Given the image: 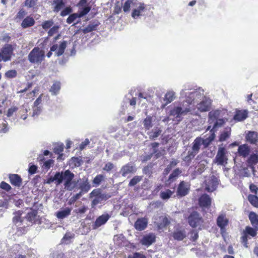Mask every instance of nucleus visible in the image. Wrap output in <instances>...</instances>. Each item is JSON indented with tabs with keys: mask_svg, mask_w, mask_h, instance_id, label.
<instances>
[{
	"mask_svg": "<svg viewBox=\"0 0 258 258\" xmlns=\"http://www.w3.org/2000/svg\"><path fill=\"white\" fill-rule=\"evenodd\" d=\"M174 191L168 189L165 191H161L160 192V198L163 200L169 199L173 194Z\"/></svg>",
	"mask_w": 258,
	"mask_h": 258,
	"instance_id": "obj_47",
	"label": "nucleus"
},
{
	"mask_svg": "<svg viewBox=\"0 0 258 258\" xmlns=\"http://www.w3.org/2000/svg\"><path fill=\"white\" fill-rule=\"evenodd\" d=\"M212 128L210 130V132H213L215 134V132L217 131V128L221 127L224 123V120L223 119H217L215 120Z\"/></svg>",
	"mask_w": 258,
	"mask_h": 258,
	"instance_id": "obj_41",
	"label": "nucleus"
},
{
	"mask_svg": "<svg viewBox=\"0 0 258 258\" xmlns=\"http://www.w3.org/2000/svg\"><path fill=\"white\" fill-rule=\"evenodd\" d=\"M15 46H16V44L13 46L10 44H7L2 47L1 51L4 61L6 62L11 59Z\"/></svg>",
	"mask_w": 258,
	"mask_h": 258,
	"instance_id": "obj_8",
	"label": "nucleus"
},
{
	"mask_svg": "<svg viewBox=\"0 0 258 258\" xmlns=\"http://www.w3.org/2000/svg\"><path fill=\"white\" fill-rule=\"evenodd\" d=\"M17 73L15 70H11L6 72L5 76L7 78L12 79L17 76Z\"/></svg>",
	"mask_w": 258,
	"mask_h": 258,
	"instance_id": "obj_55",
	"label": "nucleus"
},
{
	"mask_svg": "<svg viewBox=\"0 0 258 258\" xmlns=\"http://www.w3.org/2000/svg\"><path fill=\"white\" fill-rule=\"evenodd\" d=\"M211 100L204 97L203 99L198 104V109L201 112L208 111L211 109Z\"/></svg>",
	"mask_w": 258,
	"mask_h": 258,
	"instance_id": "obj_14",
	"label": "nucleus"
},
{
	"mask_svg": "<svg viewBox=\"0 0 258 258\" xmlns=\"http://www.w3.org/2000/svg\"><path fill=\"white\" fill-rule=\"evenodd\" d=\"M26 15V12L25 10H24L23 9H21L19 10V11L18 12L17 15L15 16V19H19V20H22L24 18L25 15Z\"/></svg>",
	"mask_w": 258,
	"mask_h": 258,
	"instance_id": "obj_57",
	"label": "nucleus"
},
{
	"mask_svg": "<svg viewBox=\"0 0 258 258\" xmlns=\"http://www.w3.org/2000/svg\"><path fill=\"white\" fill-rule=\"evenodd\" d=\"M201 137L196 138L192 143L191 150L188 151L187 155L184 157V161L187 163H190L196 155L199 152L201 146L202 145Z\"/></svg>",
	"mask_w": 258,
	"mask_h": 258,
	"instance_id": "obj_4",
	"label": "nucleus"
},
{
	"mask_svg": "<svg viewBox=\"0 0 258 258\" xmlns=\"http://www.w3.org/2000/svg\"><path fill=\"white\" fill-rule=\"evenodd\" d=\"M172 236L174 240L181 241L186 237V234L184 229H177L172 233Z\"/></svg>",
	"mask_w": 258,
	"mask_h": 258,
	"instance_id": "obj_24",
	"label": "nucleus"
},
{
	"mask_svg": "<svg viewBox=\"0 0 258 258\" xmlns=\"http://www.w3.org/2000/svg\"><path fill=\"white\" fill-rule=\"evenodd\" d=\"M161 133L162 130L159 128L156 127L149 132L148 135L151 140H155L161 134Z\"/></svg>",
	"mask_w": 258,
	"mask_h": 258,
	"instance_id": "obj_38",
	"label": "nucleus"
},
{
	"mask_svg": "<svg viewBox=\"0 0 258 258\" xmlns=\"http://www.w3.org/2000/svg\"><path fill=\"white\" fill-rule=\"evenodd\" d=\"M104 176L102 174H98L95 177L93 180V183L96 185H99L100 183L104 180Z\"/></svg>",
	"mask_w": 258,
	"mask_h": 258,
	"instance_id": "obj_53",
	"label": "nucleus"
},
{
	"mask_svg": "<svg viewBox=\"0 0 258 258\" xmlns=\"http://www.w3.org/2000/svg\"><path fill=\"white\" fill-rule=\"evenodd\" d=\"M245 140L248 143L258 145V133L254 131H248L246 134Z\"/></svg>",
	"mask_w": 258,
	"mask_h": 258,
	"instance_id": "obj_17",
	"label": "nucleus"
},
{
	"mask_svg": "<svg viewBox=\"0 0 258 258\" xmlns=\"http://www.w3.org/2000/svg\"><path fill=\"white\" fill-rule=\"evenodd\" d=\"M91 7L89 6H85L82 10L79 11L77 13L71 14L67 19V23L71 24L76 21L77 19L80 18L86 15L91 10Z\"/></svg>",
	"mask_w": 258,
	"mask_h": 258,
	"instance_id": "obj_7",
	"label": "nucleus"
},
{
	"mask_svg": "<svg viewBox=\"0 0 258 258\" xmlns=\"http://www.w3.org/2000/svg\"><path fill=\"white\" fill-rule=\"evenodd\" d=\"M90 198L92 199L91 207L94 208L103 201H106L110 198L108 194L102 192L101 189L96 188L93 189L89 194Z\"/></svg>",
	"mask_w": 258,
	"mask_h": 258,
	"instance_id": "obj_3",
	"label": "nucleus"
},
{
	"mask_svg": "<svg viewBox=\"0 0 258 258\" xmlns=\"http://www.w3.org/2000/svg\"><path fill=\"white\" fill-rule=\"evenodd\" d=\"M190 111V107H186L184 109H182L181 107L176 106L170 110L169 115L173 117V120L180 121L182 119L181 115H185Z\"/></svg>",
	"mask_w": 258,
	"mask_h": 258,
	"instance_id": "obj_6",
	"label": "nucleus"
},
{
	"mask_svg": "<svg viewBox=\"0 0 258 258\" xmlns=\"http://www.w3.org/2000/svg\"><path fill=\"white\" fill-rule=\"evenodd\" d=\"M99 25V23L97 21L91 22L85 28L83 29L82 32L84 34L91 32L94 30H95Z\"/></svg>",
	"mask_w": 258,
	"mask_h": 258,
	"instance_id": "obj_30",
	"label": "nucleus"
},
{
	"mask_svg": "<svg viewBox=\"0 0 258 258\" xmlns=\"http://www.w3.org/2000/svg\"><path fill=\"white\" fill-rule=\"evenodd\" d=\"M215 134L213 132H210V135L206 139L201 138L202 144L204 146V148H207L215 138Z\"/></svg>",
	"mask_w": 258,
	"mask_h": 258,
	"instance_id": "obj_31",
	"label": "nucleus"
},
{
	"mask_svg": "<svg viewBox=\"0 0 258 258\" xmlns=\"http://www.w3.org/2000/svg\"><path fill=\"white\" fill-rule=\"evenodd\" d=\"M53 164L54 160L52 159H48L44 162L42 167L47 170L50 169L51 166H52Z\"/></svg>",
	"mask_w": 258,
	"mask_h": 258,
	"instance_id": "obj_58",
	"label": "nucleus"
},
{
	"mask_svg": "<svg viewBox=\"0 0 258 258\" xmlns=\"http://www.w3.org/2000/svg\"><path fill=\"white\" fill-rule=\"evenodd\" d=\"M247 111L245 110H236L233 118L235 120L240 121L244 120L247 117Z\"/></svg>",
	"mask_w": 258,
	"mask_h": 258,
	"instance_id": "obj_25",
	"label": "nucleus"
},
{
	"mask_svg": "<svg viewBox=\"0 0 258 258\" xmlns=\"http://www.w3.org/2000/svg\"><path fill=\"white\" fill-rule=\"evenodd\" d=\"M48 42L47 38H45L41 42L38 46L33 48L28 54V60L32 63H41L45 59V51L44 49L46 48Z\"/></svg>",
	"mask_w": 258,
	"mask_h": 258,
	"instance_id": "obj_2",
	"label": "nucleus"
},
{
	"mask_svg": "<svg viewBox=\"0 0 258 258\" xmlns=\"http://www.w3.org/2000/svg\"><path fill=\"white\" fill-rule=\"evenodd\" d=\"M127 258H147L143 253L139 252H134L132 255H129Z\"/></svg>",
	"mask_w": 258,
	"mask_h": 258,
	"instance_id": "obj_64",
	"label": "nucleus"
},
{
	"mask_svg": "<svg viewBox=\"0 0 258 258\" xmlns=\"http://www.w3.org/2000/svg\"><path fill=\"white\" fill-rule=\"evenodd\" d=\"M226 150L224 147H219L215 157L218 165H224L227 163L228 158L226 155Z\"/></svg>",
	"mask_w": 258,
	"mask_h": 258,
	"instance_id": "obj_10",
	"label": "nucleus"
},
{
	"mask_svg": "<svg viewBox=\"0 0 258 258\" xmlns=\"http://www.w3.org/2000/svg\"><path fill=\"white\" fill-rule=\"evenodd\" d=\"M35 23L34 19L32 17L29 16L24 19L21 26L23 29H25L33 26Z\"/></svg>",
	"mask_w": 258,
	"mask_h": 258,
	"instance_id": "obj_27",
	"label": "nucleus"
},
{
	"mask_svg": "<svg viewBox=\"0 0 258 258\" xmlns=\"http://www.w3.org/2000/svg\"><path fill=\"white\" fill-rule=\"evenodd\" d=\"M212 199L210 196L204 194L201 195L199 199V206L203 209H209L211 206Z\"/></svg>",
	"mask_w": 258,
	"mask_h": 258,
	"instance_id": "obj_13",
	"label": "nucleus"
},
{
	"mask_svg": "<svg viewBox=\"0 0 258 258\" xmlns=\"http://www.w3.org/2000/svg\"><path fill=\"white\" fill-rule=\"evenodd\" d=\"M231 135V128H226V130L221 132L219 137V141L220 142H223L230 138Z\"/></svg>",
	"mask_w": 258,
	"mask_h": 258,
	"instance_id": "obj_37",
	"label": "nucleus"
},
{
	"mask_svg": "<svg viewBox=\"0 0 258 258\" xmlns=\"http://www.w3.org/2000/svg\"><path fill=\"white\" fill-rule=\"evenodd\" d=\"M249 202L253 207L258 208V197L253 195H249L247 197Z\"/></svg>",
	"mask_w": 258,
	"mask_h": 258,
	"instance_id": "obj_43",
	"label": "nucleus"
},
{
	"mask_svg": "<svg viewBox=\"0 0 258 258\" xmlns=\"http://www.w3.org/2000/svg\"><path fill=\"white\" fill-rule=\"evenodd\" d=\"M0 188L7 191H9L12 189L10 185L4 181L0 183Z\"/></svg>",
	"mask_w": 258,
	"mask_h": 258,
	"instance_id": "obj_59",
	"label": "nucleus"
},
{
	"mask_svg": "<svg viewBox=\"0 0 258 258\" xmlns=\"http://www.w3.org/2000/svg\"><path fill=\"white\" fill-rule=\"evenodd\" d=\"M64 149V146L63 144H58L54 146L53 148V152L55 154H58L59 155V158H60V156H63V154L62 152Z\"/></svg>",
	"mask_w": 258,
	"mask_h": 258,
	"instance_id": "obj_46",
	"label": "nucleus"
},
{
	"mask_svg": "<svg viewBox=\"0 0 258 258\" xmlns=\"http://www.w3.org/2000/svg\"><path fill=\"white\" fill-rule=\"evenodd\" d=\"M67 46V42L66 41H63L60 42L59 47L57 51L55 52V55L57 56H59L62 55L65 51V49Z\"/></svg>",
	"mask_w": 258,
	"mask_h": 258,
	"instance_id": "obj_39",
	"label": "nucleus"
},
{
	"mask_svg": "<svg viewBox=\"0 0 258 258\" xmlns=\"http://www.w3.org/2000/svg\"><path fill=\"white\" fill-rule=\"evenodd\" d=\"M189 189L190 185L184 181H181L177 189V195L180 197L185 196L189 192Z\"/></svg>",
	"mask_w": 258,
	"mask_h": 258,
	"instance_id": "obj_12",
	"label": "nucleus"
},
{
	"mask_svg": "<svg viewBox=\"0 0 258 258\" xmlns=\"http://www.w3.org/2000/svg\"><path fill=\"white\" fill-rule=\"evenodd\" d=\"M229 222L228 219L227 218L225 214H220L216 220L217 226L220 228L221 232L225 230L226 227L228 225Z\"/></svg>",
	"mask_w": 258,
	"mask_h": 258,
	"instance_id": "obj_15",
	"label": "nucleus"
},
{
	"mask_svg": "<svg viewBox=\"0 0 258 258\" xmlns=\"http://www.w3.org/2000/svg\"><path fill=\"white\" fill-rule=\"evenodd\" d=\"M248 218L252 227L249 226L245 227L241 233L240 242L244 247H248V239L249 236L254 237L256 236L258 231V215L254 212H250L248 214Z\"/></svg>",
	"mask_w": 258,
	"mask_h": 258,
	"instance_id": "obj_1",
	"label": "nucleus"
},
{
	"mask_svg": "<svg viewBox=\"0 0 258 258\" xmlns=\"http://www.w3.org/2000/svg\"><path fill=\"white\" fill-rule=\"evenodd\" d=\"M137 0H127L123 6V10L124 12H127L130 11L131 6L134 7L136 5Z\"/></svg>",
	"mask_w": 258,
	"mask_h": 258,
	"instance_id": "obj_42",
	"label": "nucleus"
},
{
	"mask_svg": "<svg viewBox=\"0 0 258 258\" xmlns=\"http://www.w3.org/2000/svg\"><path fill=\"white\" fill-rule=\"evenodd\" d=\"M37 211L36 210L31 211L27 214L26 218L28 221L32 224H35L37 220Z\"/></svg>",
	"mask_w": 258,
	"mask_h": 258,
	"instance_id": "obj_33",
	"label": "nucleus"
},
{
	"mask_svg": "<svg viewBox=\"0 0 258 258\" xmlns=\"http://www.w3.org/2000/svg\"><path fill=\"white\" fill-rule=\"evenodd\" d=\"M54 24L53 20H47L43 22L42 24V27L43 29L47 30L50 28Z\"/></svg>",
	"mask_w": 258,
	"mask_h": 258,
	"instance_id": "obj_56",
	"label": "nucleus"
},
{
	"mask_svg": "<svg viewBox=\"0 0 258 258\" xmlns=\"http://www.w3.org/2000/svg\"><path fill=\"white\" fill-rule=\"evenodd\" d=\"M73 10L72 8L69 6L65 8L62 11H61L60 13V16L62 17L66 16L69 14H70Z\"/></svg>",
	"mask_w": 258,
	"mask_h": 258,
	"instance_id": "obj_63",
	"label": "nucleus"
},
{
	"mask_svg": "<svg viewBox=\"0 0 258 258\" xmlns=\"http://www.w3.org/2000/svg\"><path fill=\"white\" fill-rule=\"evenodd\" d=\"M132 13V17L134 19H137L141 16L144 15L145 12L147 11L146 5L143 3L136 2V5L134 7Z\"/></svg>",
	"mask_w": 258,
	"mask_h": 258,
	"instance_id": "obj_9",
	"label": "nucleus"
},
{
	"mask_svg": "<svg viewBox=\"0 0 258 258\" xmlns=\"http://www.w3.org/2000/svg\"><path fill=\"white\" fill-rule=\"evenodd\" d=\"M53 179H54L57 184H60L63 180V172L61 173L59 172H56L53 176Z\"/></svg>",
	"mask_w": 258,
	"mask_h": 258,
	"instance_id": "obj_52",
	"label": "nucleus"
},
{
	"mask_svg": "<svg viewBox=\"0 0 258 258\" xmlns=\"http://www.w3.org/2000/svg\"><path fill=\"white\" fill-rule=\"evenodd\" d=\"M52 5L54 6L53 11L55 13L60 11L65 6L63 0H53Z\"/></svg>",
	"mask_w": 258,
	"mask_h": 258,
	"instance_id": "obj_34",
	"label": "nucleus"
},
{
	"mask_svg": "<svg viewBox=\"0 0 258 258\" xmlns=\"http://www.w3.org/2000/svg\"><path fill=\"white\" fill-rule=\"evenodd\" d=\"M137 169L133 164L128 163L123 165L121 169L120 173L123 177H125L128 174L135 173Z\"/></svg>",
	"mask_w": 258,
	"mask_h": 258,
	"instance_id": "obj_16",
	"label": "nucleus"
},
{
	"mask_svg": "<svg viewBox=\"0 0 258 258\" xmlns=\"http://www.w3.org/2000/svg\"><path fill=\"white\" fill-rule=\"evenodd\" d=\"M58 26H54L50 28L48 32V36L51 37L53 36L54 34L58 32Z\"/></svg>",
	"mask_w": 258,
	"mask_h": 258,
	"instance_id": "obj_61",
	"label": "nucleus"
},
{
	"mask_svg": "<svg viewBox=\"0 0 258 258\" xmlns=\"http://www.w3.org/2000/svg\"><path fill=\"white\" fill-rule=\"evenodd\" d=\"M190 240H191L193 242H195L198 239V238L199 237L198 232L195 230H192L190 231Z\"/></svg>",
	"mask_w": 258,
	"mask_h": 258,
	"instance_id": "obj_60",
	"label": "nucleus"
},
{
	"mask_svg": "<svg viewBox=\"0 0 258 258\" xmlns=\"http://www.w3.org/2000/svg\"><path fill=\"white\" fill-rule=\"evenodd\" d=\"M61 88V84L59 81H54L51 86L49 91L53 95H56L59 92Z\"/></svg>",
	"mask_w": 258,
	"mask_h": 258,
	"instance_id": "obj_35",
	"label": "nucleus"
},
{
	"mask_svg": "<svg viewBox=\"0 0 258 258\" xmlns=\"http://www.w3.org/2000/svg\"><path fill=\"white\" fill-rule=\"evenodd\" d=\"M246 162L248 167L250 168H254V166L258 163V151L255 153H252L247 158Z\"/></svg>",
	"mask_w": 258,
	"mask_h": 258,
	"instance_id": "obj_23",
	"label": "nucleus"
},
{
	"mask_svg": "<svg viewBox=\"0 0 258 258\" xmlns=\"http://www.w3.org/2000/svg\"><path fill=\"white\" fill-rule=\"evenodd\" d=\"M156 241V236L153 233L144 235L140 240V242L143 245L150 246Z\"/></svg>",
	"mask_w": 258,
	"mask_h": 258,
	"instance_id": "obj_19",
	"label": "nucleus"
},
{
	"mask_svg": "<svg viewBox=\"0 0 258 258\" xmlns=\"http://www.w3.org/2000/svg\"><path fill=\"white\" fill-rule=\"evenodd\" d=\"M80 188L81 190V192H87L90 190L91 188V185L87 179L80 183Z\"/></svg>",
	"mask_w": 258,
	"mask_h": 258,
	"instance_id": "obj_44",
	"label": "nucleus"
},
{
	"mask_svg": "<svg viewBox=\"0 0 258 258\" xmlns=\"http://www.w3.org/2000/svg\"><path fill=\"white\" fill-rule=\"evenodd\" d=\"M23 214V212L21 210L17 211L14 213L15 215L13 218L12 221L15 225H20L23 222V219L21 216Z\"/></svg>",
	"mask_w": 258,
	"mask_h": 258,
	"instance_id": "obj_28",
	"label": "nucleus"
},
{
	"mask_svg": "<svg viewBox=\"0 0 258 258\" xmlns=\"http://www.w3.org/2000/svg\"><path fill=\"white\" fill-rule=\"evenodd\" d=\"M9 178L10 183L15 186L20 187L22 184V179L18 174H10Z\"/></svg>",
	"mask_w": 258,
	"mask_h": 258,
	"instance_id": "obj_22",
	"label": "nucleus"
},
{
	"mask_svg": "<svg viewBox=\"0 0 258 258\" xmlns=\"http://www.w3.org/2000/svg\"><path fill=\"white\" fill-rule=\"evenodd\" d=\"M185 218L187 219L188 223L192 228H196L203 223V219L200 214L197 211H193Z\"/></svg>",
	"mask_w": 258,
	"mask_h": 258,
	"instance_id": "obj_5",
	"label": "nucleus"
},
{
	"mask_svg": "<svg viewBox=\"0 0 258 258\" xmlns=\"http://www.w3.org/2000/svg\"><path fill=\"white\" fill-rule=\"evenodd\" d=\"M170 223V221L168 220V218L166 217H164L162 218L161 221L158 224V227L159 229H162L163 228L166 227L168 226Z\"/></svg>",
	"mask_w": 258,
	"mask_h": 258,
	"instance_id": "obj_50",
	"label": "nucleus"
},
{
	"mask_svg": "<svg viewBox=\"0 0 258 258\" xmlns=\"http://www.w3.org/2000/svg\"><path fill=\"white\" fill-rule=\"evenodd\" d=\"M71 208H66L63 210L57 211L55 215L58 219H63L71 214Z\"/></svg>",
	"mask_w": 258,
	"mask_h": 258,
	"instance_id": "obj_32",
	"label": "nucleus"
},
{
	"mask_svg": "<svg viewBox=\"0 0 258 258\" xmlns=\"http://www.w3.org/2000/svg\"><path fill=\"white\" fill-rule=\"evenodd\" d=\"M144 126L146 130H148L152 127V117L150 116L145 118L143 121Z\"/></svg>",
	"mask_w": 258,
	"mask_h": 258,
	"instance_id": "obj_48",
	"label": "nucleus"
},
{
	"mask_svg": "<svg viewBox=\"0 0 258 258\" xmlns=\"http://www.w3.org/2000/svg\"><path fill=\"white\" fill-rule=\"evenodd\" d=\"M143 179L142 176H135L129 182V186H134L140 182Z\"/></svg>",
	"mask_w": 258,
	"mask_h": 258,
	"instance_id": "obj_51",
	"label": "nucleus"
},
{
	"mask_svg": "<svg viewBox=\"0 0 258 258\" xmlns=\"http://www.w3.org/2000/svg\"><path fill=\"white\" fill-rule=\"evenodd\" d=\"M18 110V108L16 106H12L9 108L7 111V115L8 117L12 116L14 113L16 112Z\"/></svg>",
	"mask_w": 258,
	"mask_h": 258,
	"instance_id": "obj_62",
	"label": "nucleus"
},
{
	"mask_svg": "<svg viewBox=\"0 0 258 258\" xmlns=\"http://www.w3.org/2000/svg\"><path fill=\"white\" fill-rule=\"evenodd\" d=\"M82 192H80L74 195L72 197H71L68 202V204L69 205H71L74 204L82 196Z\"/></svg>",
	"mask_w": 258,
	"mask_h": 258,
	"instance_id": "obj_54",
	"label": "nucleus"
},
{
	"mask_svg": "<svg viewBox=\"0 0 258 258\" xmlns=\"http://www.w3.org/2000/svg\"><path fill=\"white\" fill-rule=\"evenodd\" d=\"M148 222L145 218H139L135 223V227L137 230H144L147 226Z\"/></svg>",
	"mask_w": 258,
	"mask_h": 258,
	"instance_id": "obj_26",
	"label": "nucleus"
},
{
	"mask_svg": "<svg viewBox=\"0 0 258 258\" xmlns=\"http://www.w3.org/2000/svg\"><path fill=\"white\" fill-rule=\"evenodd\" d=\"M63 180H65L64 186L67 189H69V186L72 183V181L74 178V174L69 170H67L63 172Z\"/></svg>",
	"mask_w": 258,
	"mask_h": 258,
	"instance_id": "obj_21",
	"label": "nucleus"
},
{
	"mask_svg": "<svg viewBox=\"0 0 258 258\" xmlns=\"http://www.w3.org/2000/svg\"><path fill=\"white\" fill-rule=\"evenodd\" d=\"M150 146L151 147L153 150V153H152L151 154L154 155L156 159L160 157L162 154L161 152L159 151V150L158 149V148L159 146V143L157 142L152 143H151Z\"/></svg>",
	"mask_w": 258,
	"mask_h": 258,
	"instance_id": "obj_36",
	"label": "nucleus"
},
{
	"mask_svg": "<svg viewBox=\"0 0 258 258\" xmlns=\"http://www.w3.org/2000/svg\"><path fill=\"white\" fill-rule=\"evenodd\" d=\"M27 110L24 107H22L20 108L18 112V117L25 120L27 118Z\"/></svg>",
	"mask_w": 258,
	"mask_h": 258,
	"instance_id": "obj_49",
	"label": "nucleus"
},
{
	"mask_svg": "<svg viewBox=\"0 0 258 258\" xmlns=\"http://www.w3.org/2000/svg\"><path fill=\"white\" fill-rule=\"evenodd\" d=\"M181 172L179 168L174 169L167 180L166 184L170 185L171 183L175 181Z\"/></svg>",
	"mask_w": 258,
	"mask_h": 258,
	"instance_id": "obj_29",
	"label": "nucleus"
},
{
	"mask_svg": "<svg viewBox=\"0 0 258 258\" xmlns=\"http://www.w3.org/2000/svg\"><path fill=\"white\" fill-rule=\"evenodd\" d=\"M219 114L220 112L218 110L209 112L208 114L209 123H212L216 119H217Z\"/></svg>",
	"mask_w": 258,
	"mask_h": 258,
	"instance_id": "obj_40",
	"label": "nucleus"
},
{
	"mask_svg": "<svg viewBox=\"0 0 258 258\" xmlns=\"http://www.w3.org/2000/svg\"><path fill=\"white\" fill-rule=\"evenodd\" d=\"M250 152V147L246 144L241 145L238 148V155L240 157L245 158L249 155Z\"/></svg>",
	"mask_w": 258,
	"mask_h": 258,
	"instance_id": "obj_20",
	"label": "nucleus"
},
{
	"mask_svg": "<svg viewBox=\"0 0 258 258\" xmlns=\"http://www.w3.org/2000/svg\"><path fill=\"white\" fill-rule=\"evenodd\" d=\"M175 98V93L172 91L168 92L165 95L164 100L166 101V104L171 103Z\"/></svg>",
	"mask_w": 258,
	"mask_h": 258,
	"instance_id": "obj_45",
	"label": "nucleus"
},
{
	"mask_svg": "<svg viewBox=\"0 0 258 258\" xmlns=\"http://www.w3.org/2000/svg\"><path fill=\"white\" fill-rule=\"evenodd\" d=\"M218 184V179L215 176L212 175L206 181V190L209 192H212L216 190Z\"/></svg>",
	"mask_w": 258,
	"mask_h": 258,
	"instance_id": "obj_11",
	"label": "nucleus"
},
{
	"mask_svg": "<svg viewBox=\"0 0 258 258\" xmlns=\"http://www.w3.org/2000/svg\"><path fill=\"white\" fill-rule=\"evenodd\" d=\"M110 218L108 214H103L99 216L95 220L93 224V228L96 229L105 224Z\"/></svg>",
	"mask_w": 258,
	"mask_h": 258,
	"instance_id": "obj_18",
	"label": "nucleus"
}]
</instances>
